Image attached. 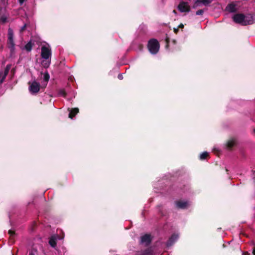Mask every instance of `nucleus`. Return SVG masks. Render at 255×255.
I'll return each mask as SVG.
<instances>
[{
	"instance_id": "nucleus-37",
	"label": "nucleus",
	"mask_w": 255,
	"mask_h": 255,
	"mask_svg": "<svg viewBox=\"0 0 255 255\" xmlns=\"http://www.w3.org/2000/svg\"><path fill=\"white\" fill-rule=\"evenodd\" d=\"M253 255H255V247L254 248L253 250Z\"/></svg>"
},
{
	"instance_id": "nucleus-28",
	"label": "nucleus",
	"mask_w": 255,
	"mask_h": 255,
	"mask_svg": "<svg viewBox=\"0 0 255 255\" xmlns=\"http://www.w3.org/2000/svg\"><path fill=\"white\" fill-rule=\"evenodd\" d=\"M26 25L25 24L22 27H21L20 31V32H23V31H24L26 29Z\"/></svg>"
},
{
	"instance_id": "nucleus-19",
	"label": "nucleus",
	"mask_w": 255,
	"mask_h": 255,
	"mask_svg": "<svg viewBox=\"0 0 255 255\" xmlns=\"http://www.w3.org/2000/svg\"><path fill=\"white\" fill-rule=\"evenodd\" d=\"M8 234L10 236V240L11 241V242L12 243L14 242V241H13V237L15 235V232L13 230H9L8 231Z\"/></svg>"
},
{
	"instance_id": "nucleus-13",
	"label": "nucleus",
	"mask_w": 255,
	"mask_h": 255,
	"mask_svg": "<svg viewBox=\"0 0 255 255\" xmlns=\"http://www.w3.org/2000/svg\"><path fill=\"white\" fill-rule=\"evenodd\" d=\"M236 144V140L234 139H231L229 140L226 143V147L227 148L231 150L232 148Z\"/></svg>"
},
{
	"instance_id": "nucleus-11",
	"label": "nucleus",
	"mask_w": 255,
	"mask_h": 255,
	"mask_svg": "<svg viewBox=\"0 0 255 255\" xmlns=\"http://www.w3.org/2000/svg\"><path fill=\"white\" fill-rule=\"evenodd\" d=\"M178 236L177 235L173 234L169 239L168 241L167 242L166 245L167 246H172L175 242L177 240Z\"/></svg>"
},
{
	"instance_id": "nucleus-40",
	"label": "nucleus",
	"mask_w": 255,
	"mask_h": 255,
	"mask_svg": "<svg viewBox=\"0 0 255 255\" xmlns=\"http://www.w3.org/2000/svg\"><path fill=\"white\" fill-rule=\"evenodd\" d=\"M173 42L174 44H175V43H176V41L175 40H173Z\"/></svg>"
},
{
	"instance_id": "nucleus-21",
	"label": "nucleus",
	"mask_w": 255,
	"mask_h": 255,
	"mask_svg": "<svg viewBox=\"0 0 255 255\" xmlns=\"http://www.w3.org/2000/svg\"><path fill=\"white\" fill-rule=\"evenodd\" d=\"M58 93L59 95H60L63 97H65L67 95L65 91L64 90V89H59L58 91Z\"/></svg>"
},
{
	"instance_id": "nucleus-14",
	"label": "nucleus",
	"mask_w": 255,
	"mask_h": 255,
	"mask_svg": "<svg viewBox=\"0 0 255 255\" xmlns=\"http://www.w3.org/2000/svg\"><path fill=\"white\" fill-rule=\"evenodd\" d=\"M49 244L53 248H55L57 246V239L54 236H51L49 240Z\"/></svg>"
},
{
	"instance_id": "nucleus-4",
	"label": "nucleus",
	"mask_w": 255,
	"mask_h": 255,
	"mask_svg": "<svg viewBox=\"0 0 255 255\" xmlns=\"http://www.w3.org/2000/svg\"><path fill=\"white\" fill-rule=\"evenodd\" d=\"M51 56V51L48 47L43 46L41 47V56L45 60H47L50 58Z\"/></svg>"
},
{
	"instance_id": "nucleus-33",
	"label": "nucleus",
	"mask_w": 255,
	"mask_h": 255,
	"mask_svg": "<svg viewBox=\"0 0 255 255\" xmlns=\"http://www.w3.org/2000/svg\"><path fill=\"white\" fill-rule=\"evenodd\" d=\"M25 0H18V2L21 5Z\"/></svg>"
},
{
	"instance_id": "nucleus-26",
	"label": "nucleus",
	"mask_w": 255,
	"mask_h": 255,
	"mask_svg": "<svg viewBox=\"0 0 255 255\" xmlns=\"http://www.w3.org/2000/svg\"><path fill=\"white\" fill-rule=\"evenodd\" d=\"M165 41H166V45H165V48H168L169 47V42H170V39L168 37L166 36V39H165Z\"/></svg>"
},
{
	"instance_id": "nucleus-1",
	"label": "nucleus",
	"mask_w": 255,
	"mask_h": 255,
	"mask_svg": "<svg viewBox=\"0 0 255 255\" xmlns=\"http://www.w3.org/2000/svg\"><path fill=\"white\" fill-rule=\"evenodd\" d=\"M160 45L158 41L154 38L150 39L147 44L149 51L152 54H156L159 50Z\"/></svg>"
},
{
	"instance_id": "nucleus-12",
	"label": "nucleus",
	"mask_w": 255,
	"mask_h": 255,
	"mask_svg": "<svg viewBox=\"0 0 255 255\" xmlns=\"http://www.w3.org/2000/svg\"><path fill=\"white\" fill-rule=\"evenodd\" d=\"M68 110L70 112L68 117L70 119H73L79 112L78 108H72L71 109L69 108Z\"/></svg>"
},
{
	"instance_id": "nucleus-16",
	"label": "nucleus",
	"mask_w": 255,
	"mask_h": 255,
	"mask_svg": "<svg viewBox=\"0 0 255 255\" xmlns=\"http://www.w3.org/2000/svg\"><path fill=\"white\" fill-rule=\"evenodd\" d=\"M153 251L151 248H147L142 251L141 255H152Z\"/></svg>"
},
{
	"instance_id": "nucleus-23",
	"label": "nucleus",
	"mask_w": 255,
	"mask_h": 255,
	"mask_svg": "<svg viewBox=\"0 0 255 255\" xmlns=\"http://www.w3.org/2000/svg\"><path fill=\"white\" fill-rule=\"evenodd\" d=\"M49 78L50 76L49 74L47 72L45 73L43 77V80H44V81L47 82L49 81Z\"/></svg>"
},
{
	"instance_id": "nucleus-9",
	"label": "nucleus",
	"mask_w": 255,
	"mask_h": 255,
	"mask_svg": "<svg viewBox=\"0 0 255 255\" xmlns=\"http://www.w3.org/2000/svg\"><path fill=\"white\" fill-rule=\"evenodd\" d=\"M175 204L178 209H185L189 206V203L187 201H177L175 202Z\"/></svg>"
},
{
	"instance_id": "nucleus-36",
	"label": "nucleus",
	"mask_w": 255,
	"mask_h": 255,
	"mask_svg": "<svg viewBox=\"0 0 255 255\" xmlns=\"http://www.w3.org/2000/svg\"><path fill=\"white\" fill-rule=\"evenodd\" d=\"M250 255L251 254L247 252L243 253V255Z\"/></svg>"
},
{
	"instance_id": "nucleus-15",
	"label": "nucleus",
	"mask_w": 255,
	"mask_h": 255,
	"mask_svg": "<svg viewBox=\"0 0 255 255\" xmlns=\"http://www.w3.org/2000/svg\"><path fill=\"white\" fill-rule=\"evenodd\" d=\"M213 0H196L195 2V5L197 6L199 3H202L205 5L209 4Z\"/></svg>"
},
{
	"instance_id": "nucleus-27",
	"label": "nucleus",
	"mask_w": 255,
	"mask_h": 255,
	"mask_svg": "<svg viewBox=\"0 0 255 255\" xmlns=\"http://www.w3.org/2000/svg\"><path fill=\"white\" fill-rule=\"evenodd\" d=\"M203 13H204V10L203 9H199L196 11V15H201L203 14Z\"/></svg>"
},
{
	"instance_id": "nucleus-34",
	"label": "nucleus",
	"mask_w": 255,
	"mask_h": 255,
	"mask_svg": "<svg viewBox=\"0 0 255 255\" xmlns=\"http://www.w3.org/2000/svg\"><path fill=\"white\" fill-rule=\"evenodd\" d=\"M1 74L4 77H6L7 75V74L5 73V72L2 73Z\"/></svg>"
},
{
	"instance_id": "nucleus-6",
	"label": "nucleus",
	"mask_w": 255,
	"mask_h": 255,
	"mask_svg": "<svg viewBox=\"0 0 255 255\" xmlns=\"http://www.w3.org/2000/svg\"><path fill=\"white\" fill-rule=\"evenodd\" d=\"M245 18V14L243 13H237L233 16V19L235 22L243 25H244Z\"/></svg>"
},
{
	"instance_id": "nucleus-35",
	"label": "nucleus",
	"mask_w": 255,
	"mask_h": 255,
	"mask_svg": "<svg viewBox=\"0 0 255 255\" xmlns=\"http://www.w3.org/2000/svg\"><path fill=\"white\" fill-rule=\"evenodd\" d=\"M139 48L140 50H142V48H143V45L142 44H140L139 45Z\"/></svg>"
},
{
	"instance_id": "nucleus-20",
	"label": "nucleus",
	"mask_w": 255,
	"mask_h": 255,
	"mask_svg": "<svg viewBox=\"0 0 255 255\" xmlns=\"http://www.w3.org/2000/svg\"><path fill=\"white\" fill-rule=\"evenodd\" d=\"M50 63V61L44 59L42 61L41 64L44 68H48L49 66Z\"/></svg>"
},
{
	"instance_id": "nucleus-5",
	"label": "nucleus",
	"mask_w": 255,
	"mask_h": 255,
	"mask_svg": "<svg viewBox=\"0 0 255 255\" xmlns=\"http://www.w3.org/2000/svg\"><path fill=\"white\" fill-rule=\"evenodd\" d=\"M178 10L181 12H189L191 10L190 6L187 2L181 1L178 5Z\"/></svg>"
},
{
	"instance_id": "nucleus-3",
	"label": "nucleus",
	"mask_w": 255,
	"mask_h": 255,
	"mask_svg": "<svg viewBox=\"0 0 255 255\" xmlns=\"http://www.w3.org/2000/svg\"><path fill=\"white\" fill-rule=\"evenodd\" d=\"M29 90L31 93H37L40 90V84L39 83L35 81H33L32 83L29 82Z\"/></svg>"
},
{
	"instance_id": "nucleus-25",
	"label": "nucleus",
	"mask_w": 255,
	"mask_h": 255,
	"mask_svg": "<svg viewBox=\"0 0 255 255\" xmlns=\"http://www.w3.org/2000/svg\"><path fill=\"white\" fill-rule=\"evenodd\" d=\"M10 68H11V65H10V64L7 65L6 67L4 69V72H5V73L8 74Z\"/></svg>"
},
{
	"instance_id": "nucleus-18",
	"label": "nucleus",
	"mask_w": 255,
	"mask_h": 255,
	"mask_svg": "<svg viewBox=\"0 0 255 255\" xmlns=\"http://www.w3.org/2000/svg\"><path fill=\"white\" fill-rule=\"evenodd\" d=\"M209 156L208 152L205 151L202 152L200 155V159L202 160H205Z\"/></svg>"
},
{
	"instance_id": "nucleus-31",
	"label": "nucleus",
	"mask_w": 255,
	"mask_h": 255,
	"mask_svg": "<svg viewBox=\"0 0 255 255\" xmlns=\"http://www.w3.org/2000/svg\"><path fill=\"white\" fill-rule=\"evenodd\" d=\"M118 78L120 79V80H122L123 79V76L122 75V74H119L118 75Z\"/></svg>"
},
{
	"instance_id": "nucleus-17",
	"label": "nucleus",
	"mask_w": 255,
	"mask_h": 255,
	"mask_svg": "<svg viewBox=\"0 0 255 255\" xmlns=\"http://www.w3.org/2000/svg\"><path fill=\"white\" fill-rule=\"evenodd\" d=\"M32 43L31 41H29L25 45V50L28 51L30 52L31 51L32 47Z\"/></svg>"
},
{
	"instance_id": "nucleus-41",
	"label": "nucleus",
	"mask_w": 255,
	"mask_h": 255,
	"mask_svg": "<svg viewBox=\"0 0 255 255\" xmlns=\"http://www.w3.org/2000/svg\"><path fill=\"white\" fill-rule=\"evenodd\" d=\"M253 132L255 134V129H253Z\"/></svg>"
},
{
	"instance_id": "nucleus-22",
	"label": "nucleus",
	"mask_w": 255,
	"mask_h": 255,
	"mask_svg": "<svg viewBox=\"0 0 255 255\" xmlns=\"http://www.w3.org/2000/svg\"><path fill=\"white\" fill-rule=\"evenodd\" d=\"M37 253V250L36 248H32L29 251L28 255H35Z\"/></svg>"
},
{
	"instance_id": "nucleus-8",
	"label": "nucleus",
	"mask_w": 255,
	"mask_h": 255,
	"mask_svg": "<svg viewBox=\"0 0 255 255\" xmlns=\"http://www.w3.org/2000/svg\"><path fill=\"white\" fill-rule=\"evenodd\" d=\"M151 236L149 234H145L140 239V243L145 244L146 246H148L151 243Z\"/></svg>"
},
{
	"instance_id": "nucleus-38",
	"label": "nucleus",
	"mask_w": 255,
	"mask_h": 255,
	"mask_svg": "<svg viewBox=\"0 0 255 255\" xmlns=\"http://www.w3.org/2000/svg\"><path fill=\"white\" fill-rule=\"evenodd\" d=\"M173 12L175 14H177V12L176 10H175V9H174V10H173Z\"/></svg>"
},
{
	"instance_id": "nucleus-39",
	"label": "nucleus",
	"mask_w": 255,
	"mask_h": 255,
	"mask_svg": "<svg viewBox=\"0 0 255 255\" xmlns=\"http://www.w3.org/2000/svg\"><path fill=\"white\" fill-rule=\"evenodd\" d=\"M33 225V228H32V230H34V227L36 226V223H34Z\"/></svg>"
},
{
	"instance_id": "nucleus-7",
	"label": "nucleus",
	"mask_w": 255,
	"mask_h": 255,
	"mask_svg": "<svg viewBox=\"0 0 255 255\" xmlns=\"http://www.w3.org/2000/svg\"><path fill=\"white\" fill-rule=\"evenodd\" d=\"M245 21L244 25L253 24L255 21V15L249 14L245 15Z\"/></svg>"
},
{
	"instance_id": "nucleus-29",
	"label": "nucleus",
	"mask_w": 255,
	"mask_h": 255,
	"mask_svg": "<svg viewBox=\"0 0 255 255\" xmlns=\"http://www.w3.org/2000/svg\"><path fill=\"white\" fill-rule=\"evenodd\" d=\"M173 31L175 33L177 34L178 31H179V28L178 27H177V28H173Z\"/></svg>"
},
{
	"instance_id": "nucleus-30",
	"label": "nucleus",
	"mask_w": 255,
	"mask_h": 255,
	"mask_svg": "<svg viewBox=\"0 0 255 255\" xmlns=\"http://www.w3.org/2000/svg\"><path fill=\"white\" fill-rule=\"evenodd\" d=\"M6 77H4L2 75V77H1V79H0V84H1L3 82V81H4Z\"/></svg>"
},
{
	"instance_id": "nucleus-10",
	"label": "nucleus",
	"mask_w": 255,
	"mask_h": 255,
	"mask_svg": "<svg viewBox=\"0 0 255 255\" xmlns=\"http://www.w3.org/2000/svg\"><path fill=\"white\" fill-rule=\"evenodd\" d=\"M225 10L231 13L236 12L237 11L236 5L234 3H230L227 5Z\"/></svg>"
},
{
	"instance_id": "nucleus-24",
	"label": "nucleus",
	"mask_w": 255,
	"mask_h": 255,
	"mask_svg": "<svg viewBox=\"0 0 255 255\" xmlns=\"http://www.w3.org/2000/svg\"><path fill=\"white\" fill-rule=\"evenodd\" d=\"M7 22V17L4 16H2L0 18V22L2 23H5Z\"/></svg>"
},
{
	"instance_id": "nucleus-2",
	"label": "nucleus",
	"mask_w": 255,
	"mask_h": 255,
	"mask_svg": "<svg viewBox=\"0 0 255 255\" xmlns=\"http://www.w3.org/2000/svg\"><path fill=\"white\" fill-rule=\"evenodd\" d=\"M7 35V47L10 49L11 53H12L14 52L15 49V44L13 40V32L12 29L10 28L8 29Z\"/></svg>"
},
{
	"instance_id": "nucleus-32",
	"label": "nucleus",
	"mask_w": 255,
	"mask_h": 255,
	"mask_svg": "<svg viewBox=\"0 0 255 255\" xmlns=\"http://www.w3.org/2000/svg\"><path fill=\"white\" fill-rule=\"evenodd\" d=\"M178 28H183L184 27V25L182 24V23H180L178 26Z\"/></svg>"
}]
</instances>
